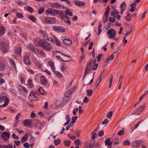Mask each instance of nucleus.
Listing matches in <instances>:
<instances>
[{"label":"nucleus","mask_w":148,"mask_h":148,"mask_svg":"<svg viewBox=\"0 0 148 148\" xmlns=\"http://www.w3.org/2000/svg\"><path fill=\"white\" fill-rule=\"evenodd\" d=\"M38 44L39 46L45 50L49 51L52 49V46L51 45L46 41L40 40L38 42Z\"/></svg>","instance_id":"nucleus-1"},{"label":"nucleus","mask_w":148,"mask_h":148,"mask_svg":"<svg viewBox=\"0 0 148 148\" xmlns=\"http://www.w3.org/2000/svg\"><path fill=\"white\" fill-rule=\"evenodd\" d=\"M9 101L8 99L5 96L0 97V107L6 106L8 105Z\"/></svg>","instance_id":"nucleus-2"},{"label":"nucleus","mask_w":148,"mask_h":148,"mask_svg":"<svg viewBox=\"0 0 148 148\" xmlns=\"http://www.w3.org/2000/svg\"><path fill=\"white\" fill-rule=\"evenodd\" d=\"M46 12L48 15L55 16L59 13V11L52 8H49L46 10Z\"/></svg>","instance_id":"nucleus-3"},{"label":"nucleus","mask_w":148,"mask_h":148,"mask_svg":"<svg viewBox=\"0 0 148 148\" xmlns=\"http://www.w3.org/2000/svg\"><path fill=\"white\" fill-rule=\"evenodd\" d=\"M0 49L4 53H7L8 50V46L5 42H2L0 44Z\"/></svg>","instance_id":"nucleus-4"},{"label":"nucleus","mask_w":148,"mask_h":148,"mask_svg":"<svg viewBox=\"0 0 148 148\" xmlns=\"http://www.w3.org/2000/svg\"><path fill=\"white\" fill-rule=\"evenodd\" d=\"M107 34L109 35L108 37L110 39H113L116 35L115 30L112 28L110 29L107 32Z\"/></svg>","instance_id":"nucleus-5"},{"label":"nucleus","mask_w":148,"mask_h":148,"mask_svg":"<svg viewBox=\"0 0 148 148\" xmlns=\"http://www.w3.org/2000/svg\"><path fill=\"white\" fill-rule=\"evenodd\" d=\"M145 108L144 106H140L137 109H136L132 113V114L133 115H139L144 110Z\"/></svg>","instance_id":"nucleus-6"},{"label":"nucleus","mask_w":148,"mask_h":148,"mask_svg":"<svg viewBox=\"0 0 148 148\" xmlns=\"http://www.w3.org/2000/svg\"><path fill=\"white\" fill-rule=\"evenodd\" d=\"M52 29L53 31L63 33L65 31L64 28L62 26L54 25L52 27Z\"/></svg>","instance_id":"nucleus-7"},{"label":"nucleus","mask_w":148,"mask_h":148,"mask_svg":"<svg viewBox=\"0 0 148 148\" xmlns=\"http://www.w3.org/2000/svg\"><path fill=\"white\" fill-rule=\"evenodd\" d=\"M51 6L53 8L56 9L61 8L64 9L65 8V6L64 5H62L56 2L51 3Z\"/></svg>","instance_id":"nucleus-8"},{"label":"nucleus","mask_w":148,"mask_h":148,"mask_svg":"<svg viewBox=\"0 0 148 148\" xmlns=\"http://www.w3.org/2000/svg\"><path fill=\"white\" fill-rule=\"evenodd\" d=\"M10 134L8 132H4L1 134V137L3 140L5 141H7L9 138Z\"/></svg>","instance_id":"nucleus-9"},{"label":"nucleus","mask_w":148,"mask_h":148,"mask_svg":"<svg viewBox=\"0 0 148 148\" xmlns=\"http://www.w3.org/2000/svg\"><path fill=\"white\" fill-rule=\"evenodd\" d=\"M35 53H37L42 57H45L46 54L45 52L42 50L39 49H36V51Z\"/></svg>","instance_id":"nucleus-10"},{"label":"nucleus","mask_w":148,"mask_h":148,"mask_svg":"<svg viewBox=\"0 0 148 148\" xmlns=\"http://www.w3.org/2000/svg\"><path fill=\"white\" fill-rule=\"evenodd\" d=\"M32 124V120L26 119L24 121L23 125L25 126L30 127Z\"/></svg>","instance_id":"nucleus-11"},{"label":"nucleus","mask_w":148,"mask_h":148,"mask_svg":"<svg viewBox=\"0 0 148 148\" xmlns=\"http://www.w3.org/2000/svg\"><path fill=\"white\" fill-rule=\"evenodd\" d=\"M36 93L34 92V91H32L30 92L28 97L30 101H33L36 98Z\"/></svg>","instance_id":"nucleus-12"},{"label":"nucleus","mask_w":148,"mask_h":148,"mask_svg":"<svg viewBox=\"0 0 148 148\" xmlns=\"http://www.w3.org/2000/svg\"><path fill=\"white\" fill-rule=\"evenodd\" d=\"M18 89L20 92L27 93L28 91L26 88L24 86L22 85H19L18 86Z\"/></svg>","instance_id":"nucleus-13"},{"label":"nucleus","mask_w":148,"mask_h":148,"mask_svg":"<svg viewBox=\"0 0 148 148\" xmlns=\"http://www.w3.org/2000/svg\"><path fill=\"white\" fill-rule=\"evenodd\" d=\"M23 61L25 64L29 65L31 64V62L29 59V57L27 56H25L23 58Z\"/></svg>","instance_id":"nucleus-14"},{"label":"nucleus","mask_w":148,"mask_h":148,"mask_svg":"<svg viewBox=\"0 0 148 148\" xmlns=\"http://www.w3.org/2000/svg\"><path fill=\"white\" fill-rule=\"evenodd\" d=\"M63 42L66 46H69L72 44L71 40L67 39H64L63 40Z\"/></svg>","instance_id":"nucleus-15"},{"label":"nucleus","mask_w":148,"mask_h":148,"mask_svg":"<svg viewBox=\"0 0 148 148\" xmlns=\"http://www.w3.org/2000/svg\"><path fill=\"white\" fill-rule=\"evenodd\" d=\"M49 65L51 67L52 71H53L56 70L54 63L52 61H50L48 62Z\"/></svg>","instance_id":"nucleus-16"},{"label":"nucleus","mask_w":148,"mask_h":148,"mask_svg":"<svg viewBox=\"0 0 148 148\" xmlns=\"http://www.w3.org/2000/svg\"><path fill=\"white\" fill-rule=\"evenodd\" d=\"M27 49L33 52L34 53L36 52V47L34 46L32 44H29L27 48Z\"/></svg>","instance_id":"nucleus-17"},{"label":"nucleus","mask_w":148,"mask_h":148,"mask_svg":"<svg viewBox=\"0 0 148 148\" xmlns=\"http://www.w3.org/2000/svg\"><path fill=\"white\" fill-rule=\"evenodd\" d=\"M140 145L139 140H135L132 142V146L134 147H138Z\"/></svg>","instance_id":"nucleus-18"},{"label":"nucleus","mask_w":148,"mask_h":148,"mask_svg":"<svg viewBox=\"0 0 148 148\" xmlns=\"http://www.w3.org/2000/svg\"><path fill=\"white\" fill-rule=\"evenodd\" d=\"M5 69V64L2 61H0V71H3Z\"/></svg>","instance_id":"nucleus-19"},{"label":"nucleus","mask_w":148,"mask_h":148,"mask_svg":"<svg viewBox=\"0 0 148 148\" xmlns=\"http://www.w3.org/2000/svg\"><path fill=\"white\" fill-rule=\"evenodd\" d=\"M21 52V49L20 47H17L15 49V53L16 55L20 56Z\"/></svg>","instance_id":"nucleus-20"},{"label":"nucleus","mask_w":148,"mask_h":148,"mask_svg":"<svg viewBox=\"0 0 148 148\" xmlns=\"http://www.w3.org/2000/svg\"><path fill=\"white\" fill-rule=\"evenodd\" d=\"M5 28L2 26L0 27V37L3 35L5 32Z\"/></svg>","instance_id":"nucleus-21"},{"label":"nucleus","mask_w":148,"mask_h":148,"mask_svg":"<svg viewBox=\"0 0 148 148\" xmlns=\"http://www.w3.org/2000/svg\"><path fill=\"white\" fill-rule=\"evenodd\" d=\"M40 81L42 84L45 85L47 83V81L45 77L43 76H41L40 79Z\"/></svg>","instance_id":"nucleus-22"},{"label":"nucleus","mask_w":148,"mask_h":148,"mask_svg":"<svg viewBox=\"0 0 148 148\" xmlns=\"http://www.w3.org/2000/svg\"><path fill=\"white\" fill-rule=\"evenodd\" d=\"M49 19V24H55L56 21V19L54 17H50Z\"/></svg>","instance_id":"nucleus-23"},{"label":"nucleus","mask_w":148,"mask_h":148,"mask_svg":"<svg viewBox=\"0 0 148 148\" xmlns=\"http://www.w3.org/2000/svg\"><path fill=\"white\" fill-rule=\"evenodd\" d=\"M75 3L78 6H83L84 5V2L80 1H75Z\"/></svg>","instance_id":"nucleus-24"},{"label":"nucleus","mask_w":148,"mask_h":148,"mask_svg":"<svg viewBox=\"0 0 148 148\" xmlns=\"http://www.w3.org/2000/svg\"><path fill=\"white\" fill-rule=\"evenodd\" d=\"M91 63L92 60H90L89 62L86 64L85 68L86 69L90 70L91 67Z\"/></svg>","instance_id":"nucleus-25"},{"label":"nucleus","mask_w":148,"mask_h":148,"mask_svg":"<svg viewBox=\"0 0 148 148\" xmlns=\"http://www.w3.org/2000/svg\"><path fill=\"white\" fill-rule=\"evenodd\" d=\"M27 84L29 86V87L30 88H32L34 87V85L33 84L32 81L31 79L28 80Z\"/></svg>","instance_id":"nucleus-26"},{"label":"nucleus","mask_w":148,"mask_h":148,"mask_svg":"<svg viewBox=\"0 0 148 148\" xmlns=\"http://www.w3.org/2000/svg\"><path fill=\"white\" fill-rule=\"evenodd\" d=\"M119 12L116 10H114L113 12L111 13V16L115 18H116L117 16L118 15Z\"/></svg>","instance_id":"nucleus-27"},{"label":"nucleus","mask_w":148,"mask_h":148,"mask_svg":"<svg viewBox=\"0 0 148 148\" xmlns=\"http://www.w3.org/2000/svg\"><path fill=\"white\" fill-rule=\"evenodd\" d=\"M114 59L113 55V54L110 56L106 60L105 62L106 63V64H108L109 63V60H112Z\"/></svg>","instance_id":"nucleus-28"},{"label":"nucleus","mask_w":148,"mask_h":148,"mask_svg":"<svg viewBox=\"0 0 148 148\" xmlns=\"http://www.w3.org/2000/svg\"><path fill=\"white\" fill-rule=\"evenodd\" d=\"M54 74L56 75V76L59 78H61L62 77V74L59 71H56L55 70L53 71Z\"/></svg>","instance_id":"nucleus-29"},{"label":"nucleus","mask_w":148,"mask_h":148,"mask_svg":"<svg viewBox=\"0 0 148 148\" xmlns=\"http://www.w3.org/2000/svg\"><path fill=\"white\" fill-rule=\"evenodd\" d=\"M105 145L107 146H108L112 145V143L110 142V139L108 138H107L105 139Z\"/></svg>","instance_id":"nucleus-30"},{"label":"nucleus","mask_w":148,"mask_h":148,"mask_svg":"<svg viewBox=\"0 0 148 148\" xmlns=\"http://www.w3.org/2000/svg\"><path fill=\"white\" fill-rule=\"evenodd\" d=\"M54 38L55 40V42H54L56 43V45L58 46H60L61 45V42L59 41L57 38L55 36H54Z\"/></svg>","instance_id":"nucleus-31"},{"label":"nucleus","mask_w":148,"mask_h":148,"mask_svg":"<svg viewBox=\"0 0 148 148\" xmlns=\"http://www.w3.org/2000/svg\"><path fill=\"white\" fill-rule=\"evenodd\" d=\"M143 121H142L139 122L138 123H137V124L136 125L135 127H132L131 128V132H133L134 130L136 129L138 127L140 124Z\"/></svg>","instance_id":"nucleus-32"},{"label":"nucleus","mask_w":148,"mask_h":148,"mask_svg":"<svg viewBox=\"0 0 148 148\" xmlns=\"http://www.w3.org/2000/svg\"><path fill=\"white\" fill-rule=\"evenodd\" d=\"M28 138L27 135H25L22 137L21 139V142L23 143L26 142L28 140Z\"/></svg>","instance_id":"nucleus-33"},{"label":"nucleus","mask_w":148,"mask_h":148,"mask_svg":"<svg viewBox=\"0 0 148 148\" xmlns=\"http://www.w3.org/2000/svg\"><path fill=\"white\" fill-rule=\"evenodd\" d=\"M126 4L125 2H122L121 4V9L125 10L126 8Z\"/></svg>","instance_id":"nucleus-34"},{"label":"nucleus","mask_w":148,"mask_h":148,"mask_svg":"<svg viewBox=\"0 0 148 148\" xmlns=\"http://www.w3.org/2000/svg\"><path fill=\"white\" fill-rule=\"evenodd\" d=\"M71 143V141L69 140H65L64 141V143L65 146L69 147Z\"/></svg>","instance_id":"nucleus-35"},{"label":"nucleus","mask_w":148,"mask_h":148,"mask_svg":"<svg viewBox=\"0 0 148 148\" xmlns=\"http://www.w3.org/2000/svg\"><path fill=\"white\" fill-rule=\"evenodd\" d=\"M40 32L43 34L42 36L43 38L45 39H46V38H47V32L46 31H40Z\"/></svg>","instance_id":"nucleus-36"},{"label":"nucleus","mask_w":148,"mask_h":148,"mask_svg":"<svg viewBox=\"0 0 148 148\" xmlns=\"http://www.w3.org/2000/svg\"><path fill=\"white\" fill-rule=\"evenodd\" d=\"M132 16H130V14L129 13H127V16L125 17V18L126 20L128 21H130L131 18Z\"/></svg>","instance_id":"nucleus-37"},{"label":"nucleus","mask_w":148,"mask_h":148,"mask_svg":"<svg viewBox=\"0 0 148 148\" xmlns=\"http://www.w3.org/2000/svg\"><path fill=\"white\" fill-rule=\"evenodd\" d=\"M38 91L42 95H44L45 91L42 87H41L39 88L38 90Z\"/></svg>","instance_id":"nucleus-38"},{"label":"nucleus","mask_w":148,"mask_h":148,"mask_svg":"<svg viewBox=\"0 0 148 148\" xmlns=\"http://www.w3.org/2000/svg\"><path fill=\"white\" fill-rule=\"evenodd\" d=\"M81 143V141L79 139H76L74 142V144L76 146H79Z\"/></svg>","instance_id":"nucleus-39"},{"label":"nucleus","mask_w":148,"mask_h":148,"mask_svg":"<svg viewBox=\"0 0 148 148\" xmlns=\"http://www.w3.org/2000/svg\"><path fill=\"white\" fill-rule=\"evenodd\" d=\"M102 27V24L101 22H99L98 25V35H99L101 32Z\"/></svg>","instance_id":"nucleus-40"},{"label":"nucleus","mask_w":148,"mask_h":148,"mask_svg":"<svg viewBox=\"0 0 148 148\" xmlns=\"http://www.w3.org/2000/svg\"><path fill=\"white\" fill-rule=\"evenodd\" d=\"M28 18L33 22H35L36 20V18L33 16H29L28 17Z\"/></svg>","instance_id":"nucleus-41"},{"label":"nucleus","mask_w":148,"mask_h":148,"mask_svg":"<svg viewBox=\"0 0 148 148\" xmlns=\"http://www.w3.org/2000/svg\"><path fill=\"white\" fill-rule=\"evenodd\" d=\"M10 64L13 67L14 69L16 68V64L14 62V61L13 60H10Z\"/></svg>","instance_id":"nucleus-42"},{"label":"nucleus","mask_w":148,"mask_h":148,"mask_svg":"<svg viewBox=\"0 0 148 148\" xmlns=\"http://www.w3.org/2000/svg\"><path fill=\"white\" fill-rule=\"evenodd\" d=\"M86 92H87V95L88 96H90L92 95L93 92L91 90H87Z\"/></svg>","instance_id":"nucleus-43"},{"label":"nucleus","mask_w":148,"mask_h":148,"mask_svg":"<svg viewBox=\"0 0 148 148\" xmlns=\"http://www.w3.org/2000/svg\"><path fill=\"white\" fill-rule=\"evenodd\" d=\"M65 14H66L69 15L70 16H73L72 12L68 10H65Z\"/></svg>","instance_id":"nucleus-44"},{"label":"nucleus","mask_w":148,"mask_h":148,"mask_svg":"<svg viewBox=\"0 0 148 148\" xmlns=\"http://www.w3.org/2000/svg\"><path fill=\"white\" fill-rule=\"evenodd\" d=\"M64 12H59V13L58 14H60V16L61 18L62 19H64L65 18H67V17L65 16H64Z\"/></svg>","instance_id":"nucleus-45"},{"label":"nucleus","mask_w":148,"mask_h":148,"mask_svg":"<svg viewBox=\"0 0 148 148\" xmlns=\"http://www.w3.org/2000/svg\"><path fill=\"white\" fill-rule=\"evenodd\" d=\"M43 71L45 72L48 75H50L51 74V73L50 71H48V70L46 68L42 69Z\"/></svg>","instance_id":"nucleus-46"},{"label":"nucleus","mask_w":148,"mask_h":148,"mask_svg":"<svg viewBox=\"0 0 148 148\" xmlns=\"http://www.w3.org/2000/svg\"><path fill=\"white\" fill-rule=\"evenodd\" d=\"M148 92V90L140 97L139 100V102L140 101L143 99L144 98L145 96L147 94V93Z\"/></svg>","instance_id":"nucleus-47"},{"label":"nucleus","mask_w":148,"mask_h":148,"mask_svg":"<svg viewBox=\"0 0 148 148\" xmlns=\"http://www.w3.org/2000/svg\"><path fill=\"white\" fill-rule=\"evenodd\" d=\"M96 62V60H95L93 61V64L95 66L93 67H92V69L94 70H95L97 68V67L98 66V65L97 64H95V62Z\"/></svg>","instance_id":"nucleus-48"},{"label":"nucleus","mask_w":148,"mask_h":148,"mask_svg":"<svg viewBox=\"0 0 148 148\" xmlns=\"http://www.w3.org/2000/svg\"><path fill=\"white\" fill-rule=\"evenodd\" d=\"M60 139L55 140L54 141V144L56 146L58 145L60 143Z\"/></svg>","instance_id":"nucleus-49"},{"label":"nucleus","mask_w":148,"mask_h":148,"mask_svg":"<svg viewBox=\"0 0 148 148\" xmlns=\"http://www.w3.org/2000/svg\"><path fill=\"white\" fill-rule=\"evenodd\" d=\"M110 9V7L109 6H108L106 8V9L105 12V13L104 14V15H106L108 16V14L109 13V10Z\"/></svg>","instance_id":"nucleus-50"},{"label":"nucleus","mask_w":148,"mask_h":148,"mask_svg":"<svg viewBox=\"0 0 148 148\" xmlns=\"http://www.w3.org/2000/svg\"><path fill=\"white\" fill-rule=\"evenodd\" d=\"M90 70L86 69L85 68V71L84 73V77L83 79V80L85 78V77L86 76V75L87 74L89 73V72L90 71Z\"/></svg>","instance_id":"nucleus-51"},{"label":"nucleus","mask_w":148,"mask_h":148,"mask_svg":"<svg viewBox=\"0 0 148 148\" xmlns=\"http://www.w3.org/2000/svg\"><path fill=\"white\" fill-rule=\"evenodd\" d=\"M102 78V77L101 76V75H100L99 78L98 79L97 81L96 84H97V87L99 85L100 82H101V79Z\"/></svg>","instance_id":"nucleus-52"},{"label":"nucleus","mask_w":148,"mask_h":148,"mask_svg":"<svg viewBox=\"0 0 148 148\" xmlns=\"http://www.w3.org/2000/svg\"><path fill=\"white\" fill-rule=\"evenodd\" d=\"M44 8L42 7L41 8L39 9L38 13L39 14H41L44 12Z\"/></svg>","instance_id":"nucleus-53"},{"label":"nucleus","mask_w":148,"mask_h":148,"mask_svg":"<svg viewBox=\"0 0 148 148\" xmlns=\"http://www.w3.org/2000/svg\"><path fill=\"white\" fill-rule=\"evenodd\" d=\"M27 9V11L31 13L33 12L34 11V9L30 6H28Z\"/></svg>","instance_id":"nucleus-54"},{"label":"nucleus","mask_w":148,"mask_h":148,"mask_svg":"<svg viewBox=\"0 0 148 148\" xmlns=\"http://www.w3.org/2000/svg\"><path fill=\"white\" fill-rule=\"evenodd\" d=\"M50 17H45L44 19L45 22L47 24H49V19Z\"/></svg>","instance_id":"nucleus-55"},{"label":"nucleus","mask_w":148,"mask_h":148,"mask_svg":"<svg viewBox=\"0 0 148 148\" xmlns=\"http://www.w3.org/2000/svg\"><path fill=\"white\" fill-rule=\"evenodd\" d=\"M46 39L48 41L50 42H55V40H54L52 38H51V37L48 38L47 36V38H46Z\"/></svg>","instance_id":"nucleus-56"},{"label":"nucleus","mask_w":148,"mask_h":148,"mask_svg":"<svg viewBox=\"0 0 148 148\" xmlns=\"http://www.w3.org/2000/svg\"><path fill=\"white\" fill-rule=\"evenodd\" d=\"M71 93L69 90L66 91L65 93V95L66 97H69L71 95Z\"/></svg>","instance_id":"nucleus-57"},{"label":"nucleus","mask_w":148,"mask_h":148,"mask_svg":"<svg viewBox=\"0 0 148 148\" xmlns=\"http://www.w3.org/2000/svg\"><path fill=\"white\" fill-rule=\"evenodd\" d=\"M77 118V116H75L72 117L71 119V122H72V123H74Z\"/></svg>","instance_id":"nucleus-58"},{"label":"nucleus","mask_w":148,"mask_h":148,"mask_svg":"<svg viewBox=\"0 0 148 148\" xmlns=\"http://www.w3.org/2000/svg\"><path fill=\"white\" fill-rule=\"evenodd\" d=\"M16 3L17 4L20 5H25L26 4L25 3L21 1H17Z\"/></svg>","instance_id":"nucleus-59"},{"label":"nucleus","mask_w":148,"mask_h":148,"mask_svg":"<svg viewBox=\"0 0 148 148\" xmlns=\"http://www.w3.org/2000/svg\"><path fill=\"white\" fill-rule=\"evenodd\" d=\"M123 144L125 146L130 145V142L128 140H127L123 142Z\"/></svg>","instance_id":"nucleus-60"},{"label":"nucleus","mask_w":148,"mask_h":148,"mask_svg":"<svg viewBox=\"0 0 148 148\" xmlns=\"http://www.w3.org/2000/svg\"><path fill=\"white\" fill-rule=\"evenodd\" d=\"M37 125H39V127H38V128L40 129H41V127H42L43 125V124L42 123H41V122H38V123H37Z\"/></svg>","instance_id":"nucleus-61"},{"label":"nucleus","mask_w":148,"mask_h":148,"mask_svg":"<svg viewBox=\"0 0 148 148\" xmlns=\"http://www.w3.org/2000/svg\"><path fill=\"white\" fill-rule=\"evenodd\" d=\"M108 21L110 22L114 23L116 21V19L114 18L110 17Z\"/></svg>","instance_id":"nucleus-62"},{"label":"nucleus","mask_w":148,"mask_h":148,"mask_svg":"<svg viewBox=\"0 0 148 148\" xmlns=\"http://www.w3.org/2000/svg\"><path fill=\"white\" fill-rule=\"evenodd\" d=\"M113 114L112 111L109 112L107 114V117L108 118H110L112 116Z\"/></svg>","instance_id":"nucleus-63"},{"label":"nucleus","mask_w":148,"mask_h":148,"mask_svg":"<svg viewBox=\"0 0 148 148\" xmlns=\"http://www.w3.org/2000/svg\"><path fill=\"white\" fill-rule=\"evenodd\" d=\"M21 142L18 140H14V143L17 146H18L20 145Z\"/></svg>","instance_id":"nucleus-64"}]
</instances>
